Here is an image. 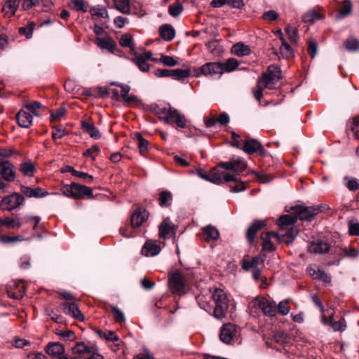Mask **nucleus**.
<instances>
[{"mask_svg":"<svg viewBox=\"0 0 359 359\" xmlns=\"http://www.w3.org/2000/svg\"><path fill=\"white\" fill-rule=\"evenodd\" d=\"M61 191L65 196L74 199L90 198L93 196L91 189L74 182H72L71 184L64 185L61 188Z\"/></svg>","mask_w":359,"mask_h":359,"instance_id":"1","label":"nucleus"},{"mask_svg":"<svg viewBox=\"0 0 359 359\" xmlns=\"http://www.w3.org/2000/svg\"><path fill=\"white\" fill-rule=\"evenodd\" d=\"M212 298L215 304L214 316L217 319L224 318L229 307V300L226 293L221 289H216L212 294Z\"/></svg>","mask_w":359,"mask_h":359,"instance_id":"2","label":"nucleus"},{"mask_svg":"<svg viewBox=\"0 0 359 359\" xmlns=\"http://www.w3.org/2000/svg\"><path fill=\"white\" fill-rule=\"evenodd\" d=\"M281 79L280 69L276 65H270L266 71L259 79V82L263 87L273 89L275 85Z\"/></svg>","mask_w":359,"mask_h":359,"instance_id":"3","label":"nucleus"},{"mask_svg":"<svg viewBox=\"0 0 359 359\" xmlns=\"http://www.w3.org/2000/svg\"><path fill=\"white\" fill-rule=\"evenodd\" d=\"M250 307L261 310L265 316L273 317L278 313L277 306L264 297H257L250 302Z\"/></svg>","mask_w":359,"mask_h":359,"instance_id":"4","label":"nucleus"},{"mask_svg":"<svg viewBox=\"0 0 359 359\" xmlns=\"http://www.w3.org/2000/svg\"><path fill=\"white\" fill-rule=\"evenodd\" d=\"M169 285L173 293L182 294L186 286V280L182 272L176 271L169 276Z\"/></svg>","mask_w":359,"mask_h":359,"instance_id":"5","label":"nucleus"},{"mask_svg":"<svg viewBox=\"0 0 359 359\" xmlns=\"http://www.w3.org/2000/svg\"><path fill=\"white\" fill-rule=\"evenodd\" d=\"M292 214L296 215L297 219L311 221L321 210L319 208L295 206L291 208Z\"/></svg>","mask_w":359,"mask_h":359,"instance_id":"6","label":"nucleus"},{"mask_svg":"<svg viewBox=\"0 0 359 359\" xmlns=\"http://www.w3.org/2000/svg\"><path fill=\"white\" fill-rule=\"evenodd\" d=\"M24 196L19 193H13L4 197L0 201V206L3 210L11 211L22 204Z\"/></svg>","mask_w":359,"mask_h":359,"instance_id":"7","label":"nucleus"},{"mask_svg":"<svg viewBox=\"0 0 359 359\" xmlns=\"http://www.w3.org/2000/svg\"><path fill=\"white\" fill-rule=\"evenodd\" d=\"M223 74L222 63L221 62H207L202 65L196 76L204 75L205 76H212L216 74Z\"/></svg>","mask_w":359,"mask_h":359,"instance_id":"8","label":"nucleus"},{"mask_svg":"<svg viewBox=\"0 0 359 359\" xmlns=\"http://www.w3.org/2000/svg\"><path fill=\"white\" fill-rule=\"evenodd\" d=\"M60 307L66 315L81 322L84 320L85 317L75 302H63Z\"/></svg>","mask_w":359,"mask_h":359,"instance_id":"9","label":"nucleus"},{"mask_svg":"<svg viewBox=\"0 0 359 359\" xmlns=\"http://www.w3.org/2000/svg\"><path fill=\"white\" fill-rule=\"evenodd\" d=\"M218 167L232 170L238 175L245 170L247 168V163L245 161L238 158L236 159H231L227 162H222L218 165Z\"/></svg>","mask_w":359,"mask_h":359,"instance_id":"10","label":"nucleus"},{"mask_svg":"<svg viewBox=\"0 0 359 359\" xmlns=\"http://www.w3.org/2000/svg\"><path fill=\"white\" fill-rule=\"evenodd\" d=\"M237 334V329L235 325L231 323L224 324L221 329L220 340L226 344H231Z\"/></svg>","mask_w":359,"mask_h":359,"instance_id":"11","label":"nucleus"},{"mask_svg":"<svg viewBox=\"0 0 359 359\" xmlns=\"http://www.w3.org/2000/svg\"><path fill=\"white\" fill-rule=\"evenodd\" d=\"M0 175L7 182H13L15 178V166L8 161L3 160L0 162Z\"/></svg>","mask_w":359,"mask_h":359,"instance_id":"12","label":"nucleus"},{"mask_svg":"<svg viewBox=\"0 0 359 359\" xmlns=\"http://www.w3.org/2000/svg\"><path fill=\"white\" fill-rule=\"evenodd\" d=\"M197 173L201 178L215 184H221L223 183L222 173H220L219 170L216 168L212 169L210 172H206L203 170L199 169L197 170Z\"/></svg>","mask_w":359,"mask_h":359,"instance_id":"13","label":"nucleus"},{"mask_svg":"<svg viewBox=\"0 0 359 359\" xmlns=\"http://www.w3.org/2000/svg\"><path fill=\"white\" fill-rule=\"evenodd\" d=\"M242 149L249 154L258 151L261 156H264L266 152L260 142L255 139H246Z\"/></svg>","mask_w":359,"mask_h":359,"instance_id":"14","label":"nucleus"},{"mask_svg":"<svg viewBox=\"0 0 359 359\" xmlns=\"http://www.w3.org/2000/svg\"><path fill=\"white\" fill-rule=\"evenodd\" d=\"M165 123H175L179 128H184L187 126V120L185 116L180 114L177 109L172 108L168 117H165Z\"/></svg>","mask_w":359,"mask_h":359,"instance_id":"15","label":"nucleus"},{"mask_svg":"<svg viewBox=\"0 0 359 359\" xmlns=\"http://www.w3.org/2000/svg\"><path fill=\"white\" fill-rule=\"evenodd\" d=\"M175 226L169 217L165 218L158 225L159 237L167 239L169 235L175 233Z\"/></svg>","mask_w":359,"mask_h":359,"instance_id":"16","label":"nucleus"},{"mask_svg":"<svg viewBox=\"0 0 359 359\" xmlns=\"http://www.w3.org/2000/svg\"><path fill=\"white\" fill-rule=\"evenodd\" d=\"M149 217L146 210L138 208L131 216L130 223L133 228L140 226Z\"/></svg>","mask_w":359,"mask_h":359,"instance_id":"17","label":"nucleus"},{"mask_svg":"<svg viewBox=\"0 0 359 359\" xmlns=\"http://www.w3.org/2000/svg\"><path fill=\"white\" fill-rule=\"evenodd\" d=\"M330 245L325 241L318 240L313 241L308 246V250L313 254H322L329 251Z\"/></svg>","mask_w":359,"mask_h":359,"instance_id":"18","label":"nucleus"},{"mask_svg":"<svg viewBox=\"0 0 359 359\" xmlns=\"http://www.w3.org/2000/svg\"><path fill=\"white\" fill-rule=\"evenodd\" d=\"M16 118L19 126L22 128H27L32 125V116L25 108L22 109L18 112L16 115Z\"/></svg>","mask_w":359,"mask_h":359,"instance_id":"19","label":"nucleus"},{"mask_svg":"<svg viewBox=\"0 0 359 359\" xmlns=\"http://www.w3.org/2000/svg\"><path fill=\"white\" fill-rule=\"evenodd\" d=\"M81 127L83 130L88 133L90 137L95 140H98L101 137V134L99 130L94 126V123L90 118L82 121Z\"/></svg>","mask_w":359,"mask_h":359,"instance_id":"20","label":"nucleus"},{"mask_svg":"<svg viewBox=\"0 0 359 359\" xmlns=\"http://www.w3.org/2000/svg\"><path fill=\"white\" fill-rule=\"evenodd\" d=\"M160 252L161 247L154 241H147L142 249V255L147 257L157 255Z\"/></svg>","mask_w":359,"mask_h":359,"instance_id":"21","label":"nucleus"},{"mask_svg":"<svg viewBox=\"0 0 359 359\" xmlns=\"http://www.w3.org/2000/svg\"><path fill=\"white\" fill-rule=\"evenodd\" d=\"M265 226V222L262 220H255L249 226L246 232V237L252 243L257 233Z\"/></svg>","mask_w":359,"mask_h":359,"instance_id":"22","label":"nucleus"},{"mask_svg":"<svg viewBox=\"0 0 359 359\" xmlns=\"http://www.w3.org/2000/svg\"><path fill=\"white\" fill-rule=\"evenodd\" d=\"M46 353L53 358L65 353V348L59 342H50L45 348Z\"/></svg>","mask_w":359,"mask_h":359,"instance_id":"23","label":"nucleus"},{"mask_svg":"<svg viewBox=\"0 0 359 359\" xmlns=\"http://www.w3.org/2000/svg\"><path fill=\"white\" fill-rule=\"evenodd\" d=\"M306 271L308 274L313 279L320 280L325 283H329L331 281L330 276L319 269H315L312 266H309L307 268Z\"/></svg>","mask_w":359,"mask_h":359,"instance_id":"24","label":"nucleus"},{"mask_svg":"<svg viewBox=\"0 0 359 359\" xmlns=\"http://www.w3.org/2000/svg\"><path fill=\"white\" fill-rule=\"evenodd\" d=\"M219 236L217 229L212 226H207L203 228V239L207 242H211L218 239Z\"/></svg>","mask_w":359,"mask_h":359,"instance_id":"25","label":"nucleus"},{"mask_svg":"<svg viewBox=\"0 0 359 359\" xmlns=\"http://www.w3.org/2000/svg\"><path fill=\"white\" fill-rule=\"evenodd\" d=\"M20 5V0H8L2 8V11L8 18L15 15Z\"/></svg>","mask_w":359,"mask_h":359,"instance_id":"26","label":"nucleus"},{"mask_svg":"<svg viewBox=\"0 0 359 359\" xmlns=\"http://www.w3.org/2000/svg\"><path fill=\"white\" fill-rule=\"evenodd\" d=\"M95 43L96 45L102 48V49H106L109 51H113L114 49L116 47V43L115 41L110 37H106V38H100L97 37L95 39Z\"/></svg>","mask_w":359,"mask_h":359,"instance_id":"27","label":"nucleus"},{"mask_svg":"<svg viewBox=\"0 0 359 359\" xmlns=\"http://www.w3.org/2000/svg\"><path fill=\"white\" fill-rule=\"evenodd\" d=\"M278 237V235L275 232H265L261 235V239L262 240V250L270 252L274 250V246L270 241V237Z\"/></svg>","mask_w":359,"mask_h":359,"instance_id":"28","label":"nucleus"},{"mask_svg":"<svg viewBox=\"0 0 359 359\" xmlns=\"http://www.w3.org/2000/svg\"><path fill=\"white\" fill-rule=\"evenodd\" d=\"M21 191L27 197H43L47 194L46 192H43L42 189L40 187L31 188L29 187L22 186Z\"/></svg>","mask_w":359,"mask_h":359,"instance_id":"29","label":"nucleus"},{"mask_svg":"<svg viewBox=\"0 0 359 359\" xmlns=\"http://www.w3.org/2000/svg\"><path fill=\"white\" fill-rule=\"evenodd\" d=\"M0 224L8 229H19L22 222L19 217L15 216V217H6L0 219Z\"/></svg>","mask_w":359,"mask_h":359,"instance_id":"30","label":"nucleus"},{"mask_svg":"<svg viewBox=\"0 0 359 359\" xmlns=\"http://www.w3.org/2000/svg\"><path fill=\"white\" fill-rule=\"evenodd\" d=\"M231 52L238 57H243L250 53V48L249 46L240 42L232 46Z\"/></svg>","mask_w":359,"mask_h":359,"instance_id":"31","label":"nucleus"},{"mask_svg":"<svg viewBox=\"0 0 359 359\" xmlns=\"http://www.w3.org/2000/svg\"><path fill=\"white\" fill-rule=\"evenodd\" d=\"M159 32L161 37L166 41H170L175 37V29L170 25H162L159 28Z\"/></svg>","mask_w":359,"mask_h":359,"instance_id":"32","label":"nucleus"},{"mask_svg":"<svg viewBox=\"0 0 359 359\" xmlns=\"http://www.w3.org/2000/svg\"><path fill=\"white\" fill-rule=\"evenodd\" d=\"M118 87L121 88V96L126 103L130 104L137 101V96L133 95H128L130 90V87L128 85H118Z\"/></svg>","mask_w":359,"mask_h":359,"instance_id":"33","label":"nucleus"},{"mask_svg":"<svg viewBox=\"0 0 359 359\" xmlns=\"http://www.w3.org/2000/svg\"><path fill=\"white\" fill-rule=\"evenodd\" d=\"M90 13L93 19L104 18L108 16L107 9L100 6H93L89 10Z\"/></svg>","mask_w":359,"mask_h":359,"instance_id":"34","label":"nucleus"},{"mask_svg":"<svg viewBox=\"0 0 359 359\" xmlns=\"http://www.w3.org/2000/svg\"><path fill=\"white\" fill-rule=\"evenodd\" d=\"M94 348H95L94 347L88 346L83 342H78L72 348V351L74 353H78V354H84V353L90 354L91 352H93Z\"/></svg>","mask_w":359,"mask_h":359,"instance_id":"35","label":"nucleus"},{"mask_svg":"<svg viewBox=\"0 0 359 359\" xmlns=\"http://www.w3.org/2000/svg\"><path fill=\"white\" fill-rule=\"evenodd\" d=\"M24 108L29 112H31L33 115L38 116L40 115V109L45 107L40 102L34 101L33 102L25 104Z\"/></svg>","mask_w":359,"mask_h":359,"instance_id":"36","label":"nucleus"},{"mask_svg":"<svg viewBox=\"0 0 359 359\" xmlns=\"http://www.w3.org/2000/svg\"><path fill=\"white\" fill-rule=\"evenodd\" d=\"M69 6L76 11L86 13L88 11L87 4L84 0H69Z\"/></svg>","mask_w":359,"mask_h":359,"instance_id":"37","label":"nucleus"},{"mask_svg":"<svg viewBox=\"0 0 359 359\" xmlns=\"http://www.w3.org/2000/svg\"><path fill=\"white\" fill-rule=\"evenodd\" d=\"M191 74L190 69H175L171 70V78L176 80H182L188 78Z\"/></svg>","mask_w":359,"mask_h":359,"instance_id":"38","label":"nucleus"},{"mask_svg":"<svg viewBox=\"0 0 359 359\" xmlns=\"http://www.w3.org/2000/svg\"><path fill=\"white\" fill-rule=\"evenodd\" d=\"M280 51L283 57L287 59L293 55V50L285 39H282Z\"/></svg>","mask_w":359,"mask_h":359,"instance_id":"39","label":"nucleus"},{"mask_svg":"<svg viewBox=\"0 0 359 359\" xmlns=\"http://www.w3.org/2000/svg\"><path fill=\"white\" fill-rule=\"evenodd\" d=\"M297 221V217L296 215H285L281 216L278 219V225L280 227H283L285 226H290L294 224Z\"/></svg>","mask_w":359,"mask_h":359,"instance_id":"40","label":"nucleus"},{"mask_svg":"<svg viewBox=\"0 0 359 359\" xmlns=\"http://www.w3.org/2000/svg\"><path fill=\"white\" fill-rule=\"evenodd\" d=\"M172 107L170 105L164 107H156L154 110L155 114L158 118L165 123V117H168L170 113L172 111Z\"/></svg>","mask_w":359,"mask_h":359,"instance_id":"41","label":"nucleus"},{"mask_svg":"<svg viewBox=\"0 0 359 359\" xmlns=\"http://www.w3.org/2000/svg\"><path fill=\"white\" fill-rule=\"evenodd\" d=\"M285 32L291 43H297L299 36L297 34V29L295 27L288 25L285 27Z\"/></svg>","mask_w":359,"mask_h":359,"instance_id":"42","label":"nucleus"},{"mask_svg":"<svg viewBox=\"0 0 359 359\" xmlns=\"http://www.w3.org/2000/svg\"><path fill=\"white\" fill-rule=\"evenodd\" d=\"M114 5L117 10L124 14L130 13L129 0H114Z\"/></svg>","mask_w":359,"mask_h":359,"instance_id":"43","label":"nucleus"},{"mask_svg":"<svg viewBox=\"0 0 359 359\" xmlns=\"http://www.w3.org/2000/svg\"><path fill=\"white\" fill-rule=\"evenodd\" d=\"M320 17L321 15L318 11L315 10H311L308 11L303 15V20L305 22L313 23L315 21L319 20Z\"/></svg>","mask_w":359,"mask_h":359,"instance_id":"44","label":"nucleus"},{"mask_svg":"<svg viewBox=\"0 0 359 359\" xmlns=\"http://www.w3.org/2000/svg\"><path fill=\"white\" fill-rule=\"evenodd\" d=\"M132 60L142 72H146L149 71V65L147 62V61L144 60L143 57H140L135 55L134 58L132 59Z\"/></svg>","mask_w":359,"mask_h":359,"instance_id":"45","label":"nucleus"},{"mask_svg":"<svg viewBox=\"0 0 359 359\" xmlns=\"http://www.w3.org/2000/svg\"><path fill=\"white\" fill-rule=\"evenodd\" d=\"M119 43L123 47L130 48L131 50H134L135 48L133 36L130 34H125L122 35L119 40Z\"/></svg>","mask_w":359,"mask_h":359,"instance_id":"46","label":"nucleus"},{"mask_svg":"<svg viewBox=\"0 0 359 359\" xmlns=\"http://www.w3.org/2000/svg\"><path fill=\"white\" fill-rule=\"evenodd\" d=\"M172 194L168 191H163L159 194V204L161 207L168 206V202L172 201Z\"/></svg>","mask_w":359,"mask_h":359,"instance_id":"47","label":"nucleus"},{"mask_svg":"<svg viewBox=\"0 0 359 359\" xmlns=\"http://www.w3.org/2000/svg\"><path fill=\"white\" fill-rule=\"evenodd\" d=\"M183 11V6L179 1H175L168 7L169 14L173 17L178 16Z\"/></svg>","mask_w":359,"mask_h":359,"instance_id":"48","label":"nucleus"},{"mask_svg":"<svg viewBox=\"0 0 359 359\" xmlns=\"http://www.w3.org/2000/svg\"><path fill=\"white\" fill-rule=\"evenodd\" d=\"M238 62L234 58L228 59L224 63H222V69L224 72H231L237 68Z\"/></svg>","mask_w":359,"mask_h":359,"instance_id":"49","label":"nucleus"},{"mask_svg":"<svg viewBox=\"0 0 359 359\" xmlns=\"http://www.w3.org/2000/svg\"><path fill=\"white\" fill-rule=\"evenodd\" d=\"M109 306L114 313L115 320L118 323L125 322L126 317L124 313L117 306L111 304H109Z\"/></svg>","mask_w":359,"mask_h":359,"instance_id":"50","label":"nucleus"},{"mask_svg":"<svg viewBox=\"0 0 359 359\" xmlns=\"http://www.w3.org/2000/svg\"><path fill=\"white\" fill-rule=\"evenodd\" d=\"M34 166L30 162H25L20 165V171L27 176H31L34 172Z\"/></svg>","mask_w":359,"mask_h":359,"instance_id":"51","label":"nucleus"},{"mask_svg":"<svg viewBox=\"0 0 359 359\" xmlns=\"http://www.w3.org/2000/svg\"><path fill=\"white\" fill-rule=\"evenodd\" d=\"M350 130L353 133V137L359 140V116L353 118L351 123Z\"/></svg>","mask_w":359,"mask_h":359,"instance_id":"52","label":"nucleus"},{"mask_svg":"<svg viewBox=\"0 0 359 359\" xmlns=\"http://www.w3.org/2000/svg\"><path fill=\"white\" fill-rule=\"evenodd\" d=\"M135 137L137 139L140 151L144 154L147 151L148 142L140 133H136Z\"/></svg>","mask_w":359,"mask_h":359,"instance_id":"53","label":"nucleus"},{"mask_svg":"<svg viewBox=\"0 0 359 359\" xmlns=\"http://www.w3.org/2000/svg\"><path fill=\"white\" fill-rule=\"evenodd\" d=\"M344 46L348 51H355L359 49V42L355 39H349L344 42Z\"/></svg>","mask_w":359,"mask_h":359,"instance_id":"54","label":"nucleus"},{"mask_svg":"<svg viewBox=\"0 0 359 359\" xmlns=\"http://www.w3.org/2000/svg\"><path fill=\"white\" fill-rule=\"evenodd\" d=\"M330 324L334 331H344L346 326L344 319L332 321V316H330Z\"/></svg>","mask_w":359,"mask_h":359,"instance_id":"55","label":"nucleus"},{"mask_svg":"<svg viewBox=\"0 0 359 359\" xmlns=\"http://www.w3.org/2000/svg\"><path fill=\"white\" fill-rule=\"evenodd\" d=\"M159 62L169 67H174L177 65V62L172 56L169 55H161Z\"/></svg>","mask_w":359,"mask_h":359,"instance_id":"56","label":"nucleus"},{"mask_svg":"<svg viewBox=\"0 0 359 359\" xmlns=\"http://www.w3.org/2000/svg\"><path fill=\"white\" fill-rule=\"evenodd\" d=\"M100 151V147L97 144L93 145L91 147L88 149L84 153L83 156H90L93 160L95 159V156L98 154Z\"/></svg>","mask_w":359,"mask_h":359,"instance_id":"57","label":"nucleus"},{"mask_svg":"<svg viewBox=\"0 0 359 359\" xmlns=\"http://www.w3.org/2000/svg\"><path fill=\"white\" fill-rule=\"evenodd\" d=\"M12 344L17 348H22L30 344V342L25 339L15 337L12 340Z\"/></svg>","mask_w":359,"mask_h":359,"instance_id":"58","label":"nucleus"},{"mask_svg":"<svg viewBox=\"0 0 359 359\" xmlns=\"http://www.w3.org/2000/svg\"><path fill=\"white\" fill-rule=\"evenodd\" d=\"M35 25L34 22L29 23L28 26L26 27H20L19 29V32L22 34H25L27 39L31 38L32 35V32L34 29Z\"/></svg>","mask_w":359,"mask_h":359,"instance_id":"59","label":"nucleus"},{"mask_svg":"<svg viewBox=\"0 0 359 359\" xmlns=\"http://www.w3.org/2000/svg\"><path fill=\"white\" fill-rule=\"evenodd\" d=\"M236 182L235 186L231 187V191L237 193L243 191L246 189L247 185L243 182L241 181L237 178V181H234Z\"/></svg>","mask_w":359,"mask_h":359,"instance_id":"60","label":"nucleus"},{"mask_svg":"<svg viewBox=\"0 0 359 359\" xmlns=\"http://www.w3.org/2000/svg\"><path fill=\"white\" fill-rule=\"evenodd\" d=\"M287 304V301H281L277 307L278 312L284 316L288 314L290 312V307Z\"/></svg>","mask_w":359,"mask_h":359,"instance_id":"61","label":"nucleus"},{"mask_svg":"<svg viewBox=\"0 0 359 359\" xmlns=\"http://www.w3.org/2000/svg\"><path fill=\"white\" fill-rule=\"evenodd\" d=\"M318 45L315 40L311 39L309 41L308 52L311 57L313 58L317 54Z\"/></svg>","mask_w":359,"mask_h":359,"instance_id":"62","label":"nucleus"},{"mask_svg":"<svg viewBox=\"0 0 359 359\" xmlns=\"http://www.w3.org/2000/svg\"><path fill=\"white\" fill-rule=\"evenodd\" d=\"M254 173L256 175L257 179L262 183H266L272 180L273 177L270 175H268L265 172H254Z\"/></svg>","mask_w":359,"mask_h":359,"instance_id":"63","label":"nucleus"},{"mask_svg":"<svg viewBox=\"0 0 359 359\" xmlns=\"http://www.w3.org/2000/svg\"><path fill=\"white\" fill-rule=\"evenodd\" d=\"M348 231L350 235L358 236L359 235V223H354L350 222L348 224Z\"/></svg>","mask_w":359,"mask_h":359,"instance_id":"64","label":"nucleus"}]
</instances>
